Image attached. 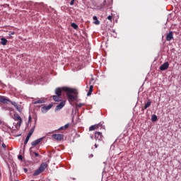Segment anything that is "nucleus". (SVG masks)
<instances>
[{
  "label": "nucleus",
  "instance_id": "nucleus-30",
  "mask_svg": "<svg viewBox=\"0 0 181 181\" xmlns=\"http://www.w3.org/2000/svg\"><path fill=\"white\" fill-rule=\"evenodd\" d=\"M92 93H93V92H90V91L88 90V93H87L88 97H90V95H91Z\"/></svg>",
  "mask_w": 181,
  "mask_h": 181
},
{
  "label": "nucleus",
  "instance_id": "nucleus-17",
  "mask_svg": "<svg viewBox=\"0 0 181 181\" xmlns=\"http://www.w3.org/2000/svg\"><path fill=\"white\" fill-rule=\"evenodd\" d=\"M151 121L152 122H156V121H158V116H156V115H152Z\"/></svg>",
  "mask_w": 181,
  "mask_h": 181
},
{
  "label": "nucleus",
  "instance_id": "nucleus-3",
  "mask_svg": "<svg viewBox=\"0 0 181 181\" xmlns=\"http://www.w3.org/2000/svg\"><path fill=\"white\" fill-rule=\"evenodd\" d=\"M104 122H100L99 124L92 125L89 127V131H95V129H105V126L103 125Z\"/></svg>",
  "mask_w": 181,
  "mask_h": 181
},
{
  "label": "nucleus",
  "instance_id": "nucleus-25",
  "mask_svg": "<svg viewBox=\"0 0 181 181\" xmlns=\"http://www.w3.org/2000/svg\"><path fill=\"white\" fill-rule=\"evenodd\" d=\"M107 19L108 21H110V22H112V16H108Z\"/></svg>",
  "mask_w": 181,
  "mask_h": 181
},
{
  "label": "nucleus",
  "instance_id": "nucleus-16",
  "mask_svg": "<svg viewBox=\"0 0 181 181\" xmlns=\"http://www.w3.org/2000/svg\"><path fill=\"white\" fill-rule=\"evenodd\" d=\"M93 21H94V24L95 25H100V21L98 20V18H97V16H94L93 18Z\"/></svg>",
  "mask_w": 181,
  "mask_h": 181
},
{
  "label": "nucleus",
  "instance_id": "nucleus-5",
  "mask_svg": "<svg viewBox=\"0 0 181 181\" xmlns=\"http://www.w3.org/2000/svg\"><path fill=\"white\" fill-rule=\"evenodd\" d=\"M169 69V62H166L160 66L159 69L161 71H165V70H168Z\"/></svg>",
  "mask_w": 181,
  "mask_h": 181
},
{
  "label": "nucleus",
  "instance_id": "nucleus-15",
  "mask_svg": "<svg viewBox=\"0 0 181 181\" xmlns=\"http://www.w3.org/2000/svg\"><path fill=\"white\" fill-rule=\"evenodd\" d=\"M7 43H8V40H6V38H5V37H1V44L3 46H6Z\"/></svg>",
  "mask_w": 181,
  "mask_h": 181
},
{
  "label": "nucleus",
  "instance_id": "nucleus-4",
  "mask_svg": "<svg viewBox=\"0 0 181 181\" xmlns=\"http://www.w3.org/2000/svg\"><path fill=\"white\" fill-rule=\"evenodd\" d=\"M36 128V120L35 122V125L30 129L28 134L27 135L25 140L24 141L25 145H28V142H29V139H30V137L32 135H33V132H35V129Z\"/></svg>",
  "mask_w": 181,
  "mask_h": 181
},
{
  "label": "nucleus",
  "instance_id": "nucleus-43",
  "mask_svg": "<svg viewBox=\"0 0 181 181\" xmlns=\"http://www.w3.org/2000/svg\"><path fill=\"white\" fill-rule=\"evenodd\" d=\"M18 136H21V134L18 135Z\"/></svg>",
  "mask_w": 181,
  "mask_h": 181
},
{
  "label": "nucleus",
  "instance_id": "nucleus-36",
  "mask_svg": "<svg viewBox=\"0 0 181 181\" xmlns=\"http://www.w3.org/2000/svg\"><path fill=\"white\" fill-rule=\"evenodd\" d=\"M25 148H26V145L24 144L23 151H25Z\"/></svg>",
  "mask_w": 181,
  "mask_h": 181
},
{
  "label": "nucleus",
  "instance_id": "nucleus-11",
  "mask_svg": "<svg viewBox=\"0 0 181 181\" xmlns=\"http://www.w3.org/2000/svg\"><path fill=\"white\" fill-rule=\"evenodd\" d=\"M173 39V31H169V33L166 35L167 42H170Z\"/></svg>",
  "mask_w": 181,
  "mask_h": 181
},
{
  "label": "nucleus",
  "instance_id": "nucleus-27",
  "mask_svg": "<svg viewBox=\"0 0 181 181\" xmlns=\"http://www.w3.org/2000/svg\"><path fill=\"white\" fill-rule=\"evenodd\" d=\"M22 124V119L21 120H19V122L17 123V124L18 125V127H21Z\"/></svg>",
  "mask_w": 181,
  "mask_h": 181
},
{
  "label": "nucleus",
  "instance_id": "nucleus-12",
  "mask_svg": "<svg viewBox=\"0 0 181 181\" xmlns=\"http://www.w3.org/2000/svg\"><path fill=\"white\" fill-rule=\"evenodd\" d=\"M152 101H151V99H148L147 103L145 104L144 107L141 108V111H145L147 108H149V107L151 105Z\"/></svg>",
  "mask_w": 181,
  "mask_h": 181
},
{
  "label": "nucleus",
  "instance_id": "nucleus-38",
  "mask_svg": "<svg viewBox=\"0 0 181 181\" xmlns=\"http://www.w3.org/2000/svg\"><path fill=\"white\" fill-rule=\"evenodd\" d=\"M11 35H15V32H12Z\"/></svg>",
  "mask_w": 181,
  "mask_h": 181
},
{
  "label": "nucleus",
  "instance_id": "nucleus-42",
  "mask_svg": "<svg viewBox=\"0 0 181 181\" xmlns=\"http://www.w3.org/2000/svg\"><path fill=\"white\" fill-rule=\"evenodd\" d=\"M73 179V180H76V178H72Z\"/></svg>",
  "mask_w": 181,
  "mask_h": 181
},
{
  "label": "nucleus",
  "instance_id": "nucleus-18",
  "mask_svg": "<svg viewBox=\"0 0 181 181\" xmlns=\"http://www.w3.org/2000/svg\"><path fill=\"white\" fill-rule=\"evenodd\" d=\"M43 103H45V100L40 99L37 101L33 102V104H35V105H36V104H43Z\"/></svg>",
  "mask_w": 181,
  "mask_h": 181
},
{
  "label": "nucleus",
  "instance_id": "nucleus-29",
  "mask_svg": "<svg viewBox=\"0 0 181 181\" xmlns=\"http://www.w3.org/2000/svg\"><path fill=\"white\" fill-rule=\"evenodd\" d=\"M64 129H64V126H62V127H61L59 129V131L64 130Z\"/></svg>",
  "mask_w": 181,
  "mask_h": 181
},
{
  "label": "nucleus",
  "instance_id": "nucleus-37",
  "mask_svg": "<svg viewBox=\"0 0 181 181\" xmlns=\"http://www.w3.org/2000/svg\"><path fill=\"white\" fill-rule=\"evenodd\" d=\"M95 148H98V145H97V144H95Z\"/></svg>",
  "mask_w": 181,
  "mask_h": 181
},
{
  "label": "nucleus",
  "instance_id": "nucleus-44",
  "mask_svg": "<svg viewBox=\"0 0 181 181\" xmlns=\"http://www.w3.org/2000/svg\"><path fill=\"white\" fill-rule=\"evenodd\" d=\"M0 142H1V139H0Z\"/></svg>",
  "mask_w": 181,
  "mask_h": 181
},
{
  "label": "nucleus",
  "instance_id": "nucleus-28",
  "mask_svg": "<svg viewBox=\"0 0 181 181\" xmlns=\"http://www.w3.org/2000/svg\"><path fill=\"white\" fill-rule=\"evenodd\" d=\"M77 107H78V108H81V107H83V103H79Z\"/></svg>",
  "mask_w": 181,
  "mask_h": 181
},
{
  "label": "nucleus",
  "instance_id": "nucleus-19",
  "mask_svg": "<svg viewBox=\"0 0 181 181\" xmlns=\"http://www.w3.org/2000/svg\"><path fill=\"white\" fill-rule=\"evenodd\" d=\"M14 118L16 119V121H21L22 120V117H21V116H19V115L18 114H14Z\"/></svg>",
  "mask_w": 181,
  "mask_h": 181
},
{
  "label": "nucleus",
  "instance_id": "nucleus-20",
  "mask_svg": "<svg viewBox=\"0 0 181 181\" xmlns=\"http://www.w3.org/2000/svg\"><path fill=\"white\" fill-rule=\"evenodd\" d=\"M71 28H73L75 30L78 29V25L76 24L75 23H71Z\"/></svg>",
  "mask_w": 181,
  "mask_h": 181
},
{
  "label": "nucleus",
  "instance_id": "nucleus-9",
  "mask_svg": "<svg viewBox=\"0 0 181 181\" xmlns=\"http://www.w3.org/2000/svg\"><path fill=\"white\" fill-rule=\"evenodd\" d=\"M43 139H45V137H41L40 139H36L35 141H32V146H36L37 145H39V144L41 143L42 141H43Z\"/></svg>",
  "mask_w": 181,
  "mask_h": 181
},
{
  "label": "nucleus",
  "instance_id": "nucleus-33",
  "mask_svg": "<svg viewBox=\"0 0 181 181\" xmlns=\"http://www.w3.org/2000/svg\"><path fill=\"white\" fill-rule=\"evenodd\" d=\"M106 2H107V0H104L103 4V5H102V6H105V4H106Z\"/></svg>",
  "mask_w": 181,
  "mask_h": 181
},
{
  "label": "nucleus",
  "instance_id": "nucleus-34",
  "mask_svg": "<svg viewBox=\"0 0 181 181\" xmlns=\"http://www.w3.org/2000/svg\"><path fill=\"white\" fill-rule=\"evenodd\" d=\"M88 158H94V155L93 154H90Z\"/></svg>",
  "mask_w": 181,
  "mask_h": 181
},
{
  "label": "nucleus",
  "instance_id": "nucleus-14",
  "mask_svg": "<svg viewBox=\"0 0 181 181\" xmlns=\"http://www.w3.org/2000/svg\"><path fill=\"white\" fill-rule=\"evenodd\" d=\"M46 168H47V164H46L45 163H42L40 167H39V170L41 171V172H45V169H46Z\"/></svg>",
  "mask_w": 181,
  "mask_h": 181
},
{
  "label": "nucleus",
  "instance_id": "nucleus-1",
  "mask_svg": "<svg viewBox=\"0 0 181 181\" xmlns=\"http://www.w3.org/2000/svg\"><path fill=\"white\" fill-rule=\"evenodd\" d=\"M63 93H66L69 101H76V100H77V97L73 95L77 94V90L76 89L66 86L58 87L55 88V95L52 96V100L55 101V103H59L56 106L55 111H59V110H62V108H63V107L66 105V100H63V98H62V95H63Z\"/></svg>",
  "mask_w": 181,
  "mask_h": 181
},
{
  "label": "nucleus",
  "instance_id": "nucleus-24",
  "mask_svg": "<svg viewBox=\"0 0 181 181\" xmlns=\"http://www.w3.org/2000/svg\"><path fill=\"white\" fill-rule=\"evenodd\" d=\"M93 88H94V86L93 85H90V87H89V90L88 91L93 93Z\"/></svg>",
  "mask_w": 181,
  "mask_h": 181
},
{
  "label": "nucleus",
  "instance_id": "nucleus-31",
  "mask_svg": "<svg viewBox=\"0 0 181 181\" xmlns=\"http://www.w3.org/2000/svg\"><path fill=\"white\" fill-rule=\"evenodd\" d=\"M1 146H2V148H6V144H4V143H3L2 144H1Z\"/></svg>",
  "mask_w": 181,
  "mask_h": 181
},
{
  "label": "nucleus",
  "instance_id": "nucleus-22",
  "mask_svg": "<svg viewBox=\"0 0 181 181\" xmlns=\"http://www.w3.org/2000/svg\"><path fill=\"white\" fill-rule=\"evenodd\" d=\"M18 159H19V160H23V156L22 155H18Z\"/></svg>",
  "mask_w": 181,
  "mask_h": 181
},
{
  "label": "nucleus",
  "instance_id": "nucleus-8",
  "mask_svg": "<svg viewBox=\"0 0 181 181\" xmlns=\"http://www.w3.org/2000/svg\"><path fill=\"white\" fill-rule=\"evenodd\" d=\"M0 103L3 104H8V103H11L9 98H6L5 96L0 95Z\"/></svg>",
  "mask_w": 181,
  "mask_h": 181
},
{
  "label": "nucleus",
  "instance_id": "nucleus-23",
  "mask_svg": "<svg viewBox=\"0 0 181 181\" xmlns=\"http://www.w3.org/2000/svg\"><path fill=\"white\" fill-rule=\"evenodd\" d=\"M69 127H70V123H67L66 124H65L64 126V129H67V128H69Z\"/></svg>",
  "mask_w": 181,
  "mask_h": 181
},
{
  "label": "nucleus",
  "instance_id": "nucleus-13",
  "mask_svg": "<svg viewBox=\"0 0 181 181\" xmlns=\"http://www.w3.org/2000/svg\"><path fill=\"white\" fill-rule=\"evenodd\" d=\"M10 103L12 105H13V107H15L16 110H17L18 112H21L22 110H21V107H19V105H18V103H16V102H13L11 100V102Z\"/></svg>",
  "mask_w": 181,
  "mask_h": 181
},
{
  "label": "nucleus",
  "instance_id": "nucleus-41",
  "mask_svg": "<svg viewBox=\"0 0 181 181\" xmlns=\"http://www.w3.org/2000/svg\"><path fill=\"white\" fill-rule=\"evenodd\" d=\"M10 179H12V175H10Z\"/></svg>",
  "mask_w": 181,
  "mask_h": 181
},
{
  "label": "nucleus",
  "instance_id": "nucleus-40",
  "mask_svg": "<svg viewBox=\"0 0 181 181\" xmlns=\"http://www.w3.org/2000/svg\"><path fill=\"white\" fill-rule=\"evenodd\" d=\"M0 125H2V121L0 120Z\"/></svg>",
  "mask_w": 181,
  "mask_h": 181
},
{
  "label": "nucleus",
  "instance_id": "nucleus-6",
  "mask_svg": "<svg viewBox=\"0 0 181 181\" xmlns=\"http://www.w3.org/2000/svg\"><path fill=\"white\" fill-rule=\"evenodd\" d=\"M103 138H104V136H103V133L102 132H96L95 133V139L96 141H101L103 139Z\"/></svg>",
  "mask_w": 181,
  "mask_h": 181
},
{
  "label": "nucleus",
  "instance_id": "nucleus-7",
  "mask_svg": "<svg viewBox=\"0 0 181 181\" xmlns=\"http://www.w3.org/2000/svg\"><path fill=\"white\" fill-rule=\"evenodd\" d=\"M52 138L57 141H62L64 138V135L62 134H53Z\"/></svg>",
  "mask_w": 181,
  "mask_h": 181
},
{
  "label": "nucleus",
  "instance_id": "nucleus-10",
  "mask_svg": "<svg viewBox=\"0 0 181 181\" xmlns=\"http://www.w3.org/2000/svg\"><path fill=\"white\" fill-rule=\"evenodd\" d=\"M52 107H53V104H49L48 106H43L41 108V111L42 112H43L44 114L47 112V111H49V110H50V108H52Z\"/></svg>",
  "mask_w": 181,
  "mask_h": 181
},
{
  "label": "nucleus",
  "instance_id": "nucleus-32",
  "mask_svg": "<svg viewBox=\"0 0 181 181\" xmlns=\"http://www.w3.org/2000/svg\"><path fill=\"white\" fill-rule=\"evenodd\" d=\"M74 1L76 0H71L70 2V5H74Z\"/></svg>",
  "mask_w": 181,
  "mask_h": 181
},
{
  "label": "nucleus",
  "instance_id": "nucleus-35",
  "mask_svg": "<svg viewBox=\"0 0 181 181\" xmlns=\"http://www.w3.org/2000/svg\"><path fill=\"white\" fill-rule=\"evenodd\" d=\"M24 172L26 173L28 172V169L27 168H24Z\"/></svg>",
  "mask_w": 181,
  "mask_h": 181
},
{
  "label": "nucleus",
  "instance_id": "nucleus-2",
  "mask_svg": "<svg viewBox=\"0 0 181 181\" xmlns=\"http://www.w3.org/2000/svg\"><path fill=\"white\" fill-rule=\"evenodd\" d=\"M32 149H33V147L30 148L29 152L33 160H37V159H42V156H40L38 153L33 151V150Z\"/></svg>",
  "mask_w": 181,
  "mask_h": 181
},
{
  "label": "nucleus",
  "instance_id": "nucleus-26",
  "mask_svg": "<svg viewBox=\"0 0 181 181\" xmlns=\"http://www.w3.org/2000/svg\"><path fill=\"white\" fill-rule=\"evenodd\" d=\"M32 122V116L30 115L28 117V123Z\"/></svg>",
  "mask_w": 181,
  "mask_h": 181
},
{
  "label": "nucleus",
  "instance_id": "nucleus-45",
  "mask_svg": "<svg viewBox=\"0 0 181 181\" xmlns=\"http://www.w3.org/2000/svg\"><path fill=\"white\" fill-rule=\"evenodd\" d=\"M0 179H1V175H0Z\"/></svg>",
  "mask_w": 181,
  "mask_h": 181
},
{
  "label": "nucleus",
  "instance_id": "nucleus-39",
  "mask_svg": "<svg viewBox=\"0 0 181 181\" xmlns=\"http://www.w3.org/2000/svg\"><path fill=\"white\" fill-rule=\"evenodd\" d=\"M112 33H115V30H112Z\"/></svg>",
  "mask_w": 181,
  "mask_h": 181
},
{
  "label": "nucleus",
  "instance_id": "nucleus-21",
  "mask_svg": "<svg viewBox=\"0 0 181 181\" xmlns=\"http://www.w3.org/2000/svg\"><path fill=\"white\" fill-rule=\"evenodd\" d=\"M42 173L41 170L38 168L35 172L33 173V176H37Z\"/></svg>",
  "mask_w": 181,
  "mask_h": 181
}]
</instances>
